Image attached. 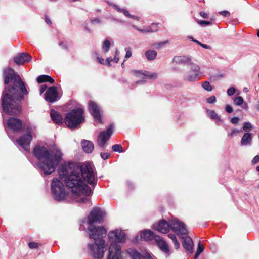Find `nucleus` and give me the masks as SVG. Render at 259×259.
Returning a JSON list of instances; mask_svg holds the SVG:
<instances>
[{"label": "nucleus", "mask_w": 259, "mask_h": 259, "mask_svg": "<svg viewBox=\"0 0 259 259\" xmlns=\"http://www.w3.org/2000/svg\"><path fill=\"white\" fill-rule=\"evenodd\" d=\"M37 81L40 83L45 82H49L52 84L54 82V80L50 76L47 75H41L37 77Z\"/></svg>", "instance_id": "7c9ffc66"}, {"label": "nucleus", "mask_w": 259, "mask_h": 259, "mask_svg": "<svg viewBox=\"0 0 259 259\" xmlns=\"http://www.w3.org/2000/svg\"><path fill=\"white\" fill-rule=\"evenodd\" d=\"M145 54L147 60L151 61L156 57L157 52L154 50H149L145 52Z\"/></svg>", "instance_id": "2f4dec72"}, {"label": "nucleus", "mask_w": 259, "mask_h": 259, "mask_svg": "<svg viewBox=\"0 0 259 259\" xmlns=\"http://www.w3.org/2000/svg\"><path fill=\"white\" fill-rule=\"evenodd\" d=\"M258 162H259V155H256L252 160V163L253 164H255Z\"/></svg>", "instance_id": "5fc2aeb1"}, {"label": "nucleus", "mask_w": 259, "mask_h": 259, "mask_svg": "<svg viewBox=\"0 0 259 259\" xmlns=\"http://www.w3.org/2000/svg\"><path fill=\"white\" fill-rule=\"evenodd\" d=\"M170 226L171 230L181 238H183V235H188V231L185 224L181 222H179L177 219H172L170 221Z\"/></svg>", "instance_id": "9b49d317"}, {"label": "nucleus", "mask_w": 259, "mask_h": 259, "mask_svg": "<svg viewBox=\"0 0 259 259\" xmlns=\"http://www.w3.org/2000/svg\"><path fill=\"white\" fill-rule=\"evenodd\" d=\"M234 102L235 105L240 106L243 104L244 100L242 97L239 96L234 99Z\"/></svg>", "instance_id": "4c0bfd02"}, {"label": "nucleus", "mask_w": 259, "mask_h": 259, "mask_svg": "<svg viewBox=\"0 0 259 259\" xmlns=\"http://www.w3.org/2000/svg\"><path fill=\"white\" fill-rule=\"evenodd\" d=\"M50 116L53 122L58 125H62L64 122V119L61 114L55 110H51Z\"/></svg>", "instance_id": "412c9836"}, {"label": "nucleus", "mask_w": 259, "mask_h": 259, "mask_svg": "<svg viewBox=\"0 0 259 259\" xmlns=\"http://www.w3.org/2000/svg\"><path fill=\"white\" fill-rule=\"evenodd\" d=\"M8 127L14 132H19L22 129V121L19 119L11 117L7 121Z\"/></svg>", "instance_id": "f3484780"}, {"label": "nucleus", "mask_w": 259, "mask_h": 259, "mask_svg": "<svg viewBox=\"0 0 259 259\" xmlns=\"http://www.w3.org/2000/svg\"><path fill=\"white\" fill-rule=\"evenodd\" d=\"M202 87L204 90L208 92L212 90V87L208 81H204L202 83Z\"/></svg>", "instance_id": "e433bc0d"}, {"label": "nucleus", "mask_w": 259, "mask_h": 259, "mask_svg": "<svg viewBox=\"0 0 259 259\" xmlns=\"http://www.w3.org/2000/svg\"><path fill=\"white\" fill-rule=\"evenodd\" d=\"M106 215L105 211L98 207H94L88 217V224L90 226L93 225L94 223L101 224Z\"/></svg>", "instance_id": "9d476101"}, {"label": "nucleus", "mask_w": 259, "mask_h": 259, "mask_svg": "<svg viewBox=\"0 0 259 259\" xmlns=\"http://www.w3.org/2000/svg\"><path fill=\"white\" fill-rule=\"evenodd\" d=\"M168 236L169 238H170L172 241H174V240H177V238H176V236L175 234H169L168 235Z\"/></svg>", "instance_id": "13d9d810"}, {"label": "nucleus", "mask_w": 259, "mask_h": 259, "mask_svg": "<svg viewBox=\"0 0 259 259\" xmlns=\"http://www.w3.org/2000/svg\"><path fill=\"white\" fill-rule=\"evenodd\" d=\"M239 121V118L237 117H234L231 118V122L232 123L234 124H236L238 123Z\"/></svg>", "instance_id": "09e8293b"}, {"label": "nucleus", "mask_w": 259, "mask_h": 259, "mask_svg": "<svg viewBox=\"0 0 259 259\" xmlns=\"http://www.w3.org/2000/svg\"><path fill=\"white\" fill-rule=\"evenodd\" d=\"M190 70L185 72L183 76V79L189 82H194L200 79L202 75L200 67L194 63H189Z\"/></svg>", "instance_id": "6e6552de"}, {"label": "nucleus", "mask_w": 259, "mask_h": 259, "mask_svg": "<svg viewBox=\"0 0 259 259\" xmlns=\"http://www.w3.org/2000/svg\"><path fill=\"white\" fill-rule=\"evenodd\" d=\"M106 259H122L121 246L114 243L111 244Z\"/></svg>", "instance_id": "4468645a"}, {"label": "nucleus", "mask_w": 259, "mask_h": 259, "mask_svg": "<svg viewBox=\"0 0 259 259\" xmlns=\"http://www.w3.org/2000/svg\"><path fill=\"white\" fill-rule=\"evenodd\" d=\"M156 244L158 245L159 248L164 252L169 253V249L167 243L159 236H156L155 240H154Z\"/></svg>", "instance_id": "4be33fe9"}, {"label": "nucleus", "mask_w": 259, "mask_h": 259, "mask_svg": "<svg viewBox=\"0 0 259 259\" xmlns=\"http://www.w3.org/2000/svg\"><path fill=\"white\" fill-rule=\"evenodd\" d=\"M252 141V134L250 133H245L241 138V144L242 146H247L250 145Z\"/></svg>", "instance_id": "cd10ccee"}, {"label": "nucleus", "mask_w": 259, "mask_h": 259, "mask_svg": "<svg viewBox=\"0 0 259 259\" xmlns=\"http://www.w3.org/2000/svg\"><path fill=\"white\" fill-rule=\"evenodd\" d=\"M199 45L205 49H209V50L211 49V47L210 46L207 45L206 44H202V43L200 42V43H199Z\"/></svg>", "instance_id": "6e6d98bb"}, {"label": "nucleus", "mask_w": 259, "mask_h": 259, "mask_svg": "<svg viewBox=\"0 0 259 259\" xmlns=\"http://www.w3.org/2000/svg\"><path fill=\"white\" fill-rule=\"evenodd\" d=\"M47 85L46 84H43V85L40 86V89H39L40 95H42V93L47 89Z\"/></svg>", "instance_id": "3c124183"}, {"label": "nucleus", "mask_w": 259, "mask_h": 259, "mask_svg": "<svg viewBox=\"0 0 259 259\" xmlns=\"http://www.w3.org/2000/svg\"><path fill=\"white\" fill-rule=\"evenodd\" d=\"M89 236L95 240L93 244H89L88 246L92 255L95 259H101L106 250V245L103 239L107 235V231L103 226L95 227L91 225L88 228Z\"/></svg>", "instance_id": "39448f33"}, {"label": "nucleus", "mask_w": 259, "mask_h": 259, "mask_svg": "<svg viewBox=\"0 0 259 259\" xmlns=\"http://www.w3.org/2000/svg\"><path fill=\"white\" fill-rule=\"evenodd\" d=\"M197 22L199 24H200L201 26L204 25H210L211 24V22L210 21L205 20H198Z\"/></svg>", "instance_id": "37998d69"}, {"label": "nucleus", "mask_w": 259, "mask_h": 259, "mask_svg": "<svg viewBox=\"0 0 259 259\" xmlns=\"http://www.w3.org/2000/svg\"><path fill=\"white\" fill-rule=\"evenodd\" d=\"M174 244V246L176 249H178L180 247V244L177 241V240H175L173 241Z\"/></svg>", "instance_id": "bf43d9fd"}, {"label": "nucleus", "mask_w": 259, "mask_h": 259, "mask_svg": "<svg viewBox=\"0 0 259 259\" xmlns=\"http://www.w3.org/2000/svg\"><path fill=\"white\" fill-rule=\"evenodd\" d=\"M34 155L39 160L37 163L41 174L49 175L55 171L62 159V153L58 149L49 150L44 146H36L33 149Z\"/></svg>", "instance_id": "7ed1b4c3"}, {"label": "nucleus", "mask_w": 259, "mask_h": 259, "mask_svg": "<svg viewBox=\"0 0 259 259\" xmlns=\"http://www.w3.org/2000/svg\"><path fill=\"white\" fill-rule=\"evenodd\" d=\"M183 239L182 244L184 248L189 251H191L192 250V245H193V241L192 239L187 235L184 236L183 238H182Z\"/></svg>", "instance_id": "bb28decb"}, {"label": "nucleus", "mask_w": 259, "mask_h": 259, "mask_svg": "<svg viewBox=\"0 0 259 259\" xmlns=\"http://www.w3.org/2000/svg\"><path fill=\"white\" fill-rule=\"evenodd\" d=\"M204 247L203 245H202L200 242L198 245V248H197V251L201 253L204 250Z\"/></svg>", "instance_id": "de8ad7c7"}, {"label": "nucleus", "mask_w": 259, "mask_h": 259, "mask_svg": "<svg viewBox=\"0 0 259 259\" xmlns=\"http://www.w3.org/2000/svg\"><path fill=\"white\" fill-rule=\"evenodd\" d=\"M64 123L70 129H74L81 124V108L71 110L66 114Z\"/></svg>", "instance_id": "0eeeda50"}, {"label": "nucleus", "mask_w": 259, "mask_h": 259, "mask_svg": "<svg viewBox=\"0 0 259 259\" xmlns=\"http://www.w3.org/2000/svg\"><path fill=\"white\" fill-rule=\"evenodd\" d=\"M100 156L103 159L106 160L110 157V154L108 153H101Z\"/></svg>", "instance_id": "49530a36"}, {"label": "nucleus", "mask_w": 259, "mask_h": 259, "mask_svg": "<svg viewBox=\"0 0 259 259\" xmlns=\"http://www.w3.org/2000/svg\"><path fill=\"white\" fill-rule=\"evenodd\" d=\"M91 22L93 24L99 23L100 22V21L98 19H95L94 20H91Z\"/></svg>", "instance_id": "69168bd1"}, {"label": "nucleus", "mask_w": 259, "mask_h": 259, "mask_svg": "<svg viewBox=\"0 0 259 259\" xmlns=\"http://www.w3.org/2000/svg\"><path fill=\"white\" fill-rule=\"evenodd\" d=\"M45 100L50 103H54L59 99L57 88L54 86L49 87L45 94Z\"/></svg>", "instance_id": "2eb2a0df"}, {"label": "nucleus", "mask_w": 259, "mask_h": 259, "mask_svg": "<svg viewBox=\"0 0 259 259\" xmlns=\"http://www.w3.org/2000/svg\"><path fill=\"white\" fill-rule=\"evenodd\" d=\"M191 61L190 57L185 56H175L172 60L173 62L176 64L187 65L189 66V63H192Z\"/></svg>", "instance_id": "5701e85b"}, {"label": "nucleus", "mask_w": 259, "mask_h": 259, "mask_svg": "<svg viewBox=\"0 0 259 259\" xmlns=\"http://www.w3.org/2000/svg\"><path fill=\"white\" fill-rule=\"evenodd\" d=\"M236 92V90L234 87H232L229 88L227 90V94L229 96L233 95Z\"/></svg>", "instance_id": "79ce46f5"}, {"label": "nucleus", "mask_w": 259, "mask_h": 259, "mask_svg": "<svg viewBox=\"0 0 259 259\" xmlns=\"http://www.w3.org/2000/svg\"><path fill=\"white\" fill-rule=\"evenodd\" d=\"M110 46L111 44L110 41L108 39L105 40L102 46V48L104 51L106 53L108 52L110 48Z\"/></svg>", "instance_id": "f704fd0d"}, {"label": "nucleus", "mask_w": 259, "mask_h": 259, "mask_svg": "<svg viewBox=\"0 0 259 259\" xmlns=\"http://www.w3.org/2000/svg\"><path fill=\"white\" fill-rule=\"evenodd\" d=\"M117 53H118V50H117L116 51V55H117ZM113 62H114L115 63H118V62L119 61V58L118 57H117L116 55H115L114 58L113 59Z\"/></svg>", "instance_id": "e2e57ef3"}, {"label": "nucleus", "mask_w": 259, "mask_h": 259, "mask_svg": "<svg viewBox=\"0 0 259 259\" xmlns=\"http://www.w3.org/2000/svg\"><path fill=\"white\" fill-rule=\"evenodd\" d=\"M3 77L6 85L2 96L3 110L8 115H18L22 110L20 102L28 94L27 84L10 68L3 69Z\"/></svg>", "instance_id": "f257e3e1"}, {"label": "nucleus", "mask_w": 259, "mask_h": 259, "mask_svg": "<svg viewBox=\"0 0 259 259\" xmlns=\"http://www.w3.org/2000/svg\"><path fill=\"white\" fill-rule=\"evenodd\" d=\"M207 113H208V115L209 116V117L212 119H216L220 122H223V121L220 118L218 115L215 112V111L214 110H208V111H207Z\"/></svg>", "instance_id": "473e14b6"}, {"label": "nucleus", "mask_w": 259, "mask_h": 259, "mask_svg": "<svg viewBox=\"0 0 259 259\" xmlns=\"http://www.w3.org/2000/svg\"><path fill=\"white\" fill-rule=\"evenodd\" d=\"M225 110L227 113H231L233 112V108L229 105H227L225 107Z\"/></svg>", "instance_id": "8fccbe9b"}, {"label": "nucleus", "mask_w": 259, "mask_h": 259, "mask_svg": "<svg viewBox=\"0 0 259 259\" xmlns=\"http://www.w3.org/2000/svg\"><path fill=\"white\" fill-rule=\"evenodd\" d=\"M158 23H153L151 25L145 29H141V32L143 33H153L156 32L158 30Z\"/></svg>", "instance_id": "c756f323"}, {"label": "nucleus", "mask_w": 259, "mask_h": 259, "mask_svg": "<svg viewBox=\"0 0 259 259\" xmlns=\"http://www.w3.org/2000/svg\"><path fill=\"white\" fill-rule=\"evenodd\" d=\"M94 149L93 143L89 140H82V149L86 153H91Z\"/></svg>", "instance_id": "a878e982"}, {"label": "nucleus", "mask_w": 259, "mask_h": 259, "mask_svg": "<svg viewBox=\"0 0 259 259\" xmlns=\"http://www.w3.org/2000/svg\"><path fill=\"white\" fill-rule=\"evenodd\" d=\"M127 253L130 254L132 259H152L149 253H147L146 256L144 257L135 249H128Z\"/></svg>", "instance_id": "393cba45"}, {"label": "nucleus", "mask_w": 259, "mask_h": 259, "mask_svg": "<svg viewBox=\"0 0 259 259\" xmlns=\"http://www.w3.org/2000/svg\"><path fill=\"white\" fill-rule=\"evenodd\" d=\"M51 190L53 198L58 202L64 200L67 194L63 183L56 178L52 180Z\"/></svg>", "instance_id": "423d86ee"}, {"label": "nucleus", "mask_w": 259, "mask_h": 259, "mask_svg": "<svg viewBox=\"0 0 259 259\" xmlns=\"http://www.w3.org/2000/svg\"><path fill=\"white\" fill-rule=\"evenodd\" d=\"M216 97L214 96H212L207 99L208 103L212 104L216 102Z\"/></svg>", "instance_id": "a18cd8bd"}, {"label": "nucleus", "mask_w": 259, "mask_h": 259, "mask_svg": "<svg viewBox=\"0 0 259 259\" xmlns=\"http://www.w3.org/2000/svg\"><path fill=\"white\" fill-rule=\"evenodd\" d=\"M97 172L93 163H82V208L92 206L91 196L98 182Z\"/></svg>", "instance_id": "20e7f679"}, {"label": "nucleus", "mask_w": 259, "mask_h": 259, "mask_svg": "<svg viewBox=\"0 0 259 259\" xmlns=\"http://www.w3.org/2000/svg\"><path fill=\"white\" fill-rule=\"evenodd\" d=\"M219 14L225 17H229L230 15V13L226 10L219 12Z\"/></svg>", "instance_id": "c03bdc74"}, {"label": "nucleus", "mask_w": 259, "mask_h": 259, "mask_svg": "<svg viewBox=\"0 0 259 259\" xmlns=\"http://www.w3.org/2000/svg\"><path fill=\"white\" fill-rule=\"evenodd\" d=\"M133 27L135 29L137 30V31H139V32H141V29H140L139 28H138V27L137 26H136V25H133Z\"/></svg>", "instance_id": "774afa93"}, {"label": "nucleus", "mask_w": 259, "mask_h": 259, "mask_svg": "<svg viewBox=\"0 0 259 259\" xmlns=\"http://www.w3.org/2000/svg\"><path fill=\"white\" fill-rule=\"evenodd\" d=\"M112 149L115 152H118L119 153H122L124 152L123 147L120 144H115L113 145Z\"/></svg>", "instance_id": "c9c22d12"}, {"label": "nucleus", "mask_w": 259, "mask_h": 259, "mask_svg": "<svg viewBox=\"0 0 259 259\" xmlns=\"http://www.w3.org/2000/svg\"><path fill=\"white\" fill-rule=\"evenodd\" d=\"M157 236L151 231L146 230L141 233L140 238L146 241H153L155 240L156 236Z\"/></svg>", "instance_id": "b1692460"}, {"label": "nucleus", "mask_w": 259, "mask_h": 259, "mask_svg": "<svg viewBox=\"0 0 259 259\" xmlns=\"http://www.w3.org/2000/svg\"><path fill=\"white\" fill-rule=\"evenodd\" d=\"M59 178L72 190V198L75 202L81 201V164L78 162L62 163L58 168Z\"/></svg>", "instance_id": "f03ea898"}, {"label": "nucleus", "mask_w": 259, "mask_h": 259, "mask_svg": "<svg viewBox=\"0 0 259 259\" xmlns=\"http://www.w3.org/2000/svg\"><path fill=\"white\" fill-rule=\"evenodd\" d=\"M97 59L100 64L106 65V62L104 61V59L102 57H98Z\"/></svg>", "instance_id": "603ef678"}, {"label": "nucleus", "mask_w": 259, "mask_h": 259, "mask_svg": "<svg viewBox=\"0 0 259 259\" xmlns=\"http://www.w3.org/2000/svg\"><path fill=\"white\" fill-rule=\"evenodd\" d=\"M109 240L113 242L111 243L116 244V242L123 243L125 242V234L122 230H116L115 231H110L108 234Z\"/></svg>", "instance_id": "ddd939ff"}, {"label": "nucleus", "mask_w": 259, "mask_h": 259, "mask_svg": "<svg viewBox=\"0 0 259 259\" xmlns=\"http://www.w3.org/2000/svg\"><path fill=\"white\" fill-rule=\"evenodd\" d=\"M132 72L137 77H141L142 78L146 77L151 79H155L157 78L158 76L157 73H150L147 71L142 72L141 71L136 70L132 71Z\"/></svg>", "instance_id": "6ab92c4d"}, {"label": "nucleus", "mask_w": 259, "mask_h": 259, "mask_svg": "<svg viewBox=\"0 0 259 259\" xmlns=\"http://www.w3.org/2000/svg\"><path fill=\"white\" fill-rule=\"evenodd\" d=\"M89 110L94 118L95 125L100 124L103 122V111L95 102L90 101L89 103Z\"/></svg>", "instance_id": "1a4fd4ad"}, {"label": "nucleus", "mask_w": 259, "mask_h": 259, "mask_svg": "<svg viewBox=\"0 0 259 259\" xmlns=\"http://www.w3.org/2000/svg\"><path fill=\"white\" fill-rule=\"evenodd\" d=\"M190 39L192 41H193V42H196V43H197V44H199V43H200V42H199V41H198V40H196V39H194V38H193V37H190Z\"/></svg>", "instance_id": "338daca9"}, {"label": "nucleus", "mask_w": 259, "mask_h": 259, "mask_svg": "<svg viewBox=\"0 0 259 259\" xmlns=\"http://www.w3.org/2000/svg\"><path fill=\"white\" fill-rule=\"evenodd\" d=\"M125 50L126 51V54H125V58H129L132 56V52L130 50H127V48H125Z\"/></svg>", "instance_id": "864d4df0"}, {"label": "nucleus", "mask_w": 259, "mask_h": 259, "mask_svg": "<svg viewBox=\"0 0 259 259\" xmlns=\"http://www.w3.org/2000/svg\"><path fill=\"white\" fill-rule=\"evenodd\" d=\"M28 246L31 249H36L39 247V244L34 242H31L29 243Z\"/></svg>", "instance_id": "ea45409f"}, {"label": "nucleus", "mask_w": 259, "mask_h": 259, "mask_svg": "<svg viewBox=\"0 0 259 259\" xmlns=\"http://www.w3.org/2000/svg\"><path fill=\"white\" fill-rule=\"evenodd\" d=\"M113 128L114 125L111 124L107 130L100 133L97 139V143L99 147L101 148L104 147L106 143L109 140L113 134Z\"/></svg>", "instance_id": "f8f14e48"}, {"label": "nucleus", "mask_w": 259, "mask_h": 259, "mask_svg": "<svg viewBox=\"0 0 259 259\" xmlns=\"http://www.w3.org/2000/svg\"><path fill=\"white\" fill-rule=\"evenodd\" d=\"M45 21L48 24H51V21L47 16H45Z\"/></svg>", "instance_id": "0e129e2a"}, {"label": "nucleus", "mask_w": 259, "mask_h": 259, "mask_svg": "<svg viewBox=\"0 0 259 259\" xmlns=\"http://www.w3.org/2000/svg\"><path fill=\"white\" fill-rule=\"evenodd\" d=\"M168 42H169L168 40H166V41H163V42H159V43H156V44H154L153 45V46L156 49H159L161 47H162L164 44H168Z\"/></svg>", "instance_id": "58836bf2"}, {"label": "nucleus", "mask_w": 259, "mask_h": 259, "mask_svg": "<svg viewBox=\"0 0 259 259\" xmlns=\"http://www.w3.org/2000/svg\"><path fill=\"white\" fill-rule=\"evenodd\" d=\"M170 228V222L162 220L155 227V229L161 233H167Z\"/></svg>", "instance_id": "aec40b11"}, {"label": "nucleus", "mask_w": 259, "mask_h": 259, "mask_svg": "<svg viewBox=\"0 0 259 259\" xmlns=\"http://www.w3.org/2000/svg\"><path fill=\"white\" fill-rule=\"evenodd\" d=\"M112 6H113L114 8H115L117 10L118 12L120 13H122L126 17L132 18L137 20H139V17L135 15H131L127 10L120 8L119 7H118V6L115 4H112Z\"/></svg>", "instance_id": "c85d7f7f"}, {"label": "nucleus", "mask_w": 259, "mask_h": 259, "mask_svg": "<svg viewBox=\"0 0 259 259\" xmlns=\"http://www.w3.org/2000/svg\"><path fill=\"white\" fill-rule=\"evenodd\" d=\"M112 61H113V60L111 57L107 58L106 61V65H108L109 66H110L111 65V62Z\"/></svg>", "instance_id": "4d7b16f0"}, {"label": "nucleus", "mask_w": 259, "mask_h": 259, "mask_svg": "<svg viewBox=\"0 0 259 259\" xmlns=\"http://www.w3.org/2000/svg\"><path fill=\"white\" fill-rule=\"evenodd\" d=\"M59 46L60 47H61L62 48H63L64 49H66V50L68 49V47H67V45L66 44H65L64 42H60L59 43Z\"/></svg>", "instance_id": "680f3d73"}, {"label": "nucleus", "mask_w": 259, "mask_h": 259, "mask_svg": "<svg viewBox=\"0 0 259 259\" xmlns=\"http://www.w3.org/2000/svg\"><path fill=\"white\" fill-rule=\"evenodd\" d=\"M242 131L241 130H237V129H234L232 130L230 133H228V136L230 138H232L235 134L239 133L240 132H241Z\"/></svg>", "instance_id": "a19ab883"}, {"label": "nucleus", "mask_w": 259, "mask_h": 259, "mask_svg": "<svg viewBox=\"0 0 259 259\" xmlns=\"http://www.w3.org/2000/svg\"><path fill=\"white\" fill-rule=\"evenodd\" d=\"M32 136L30 134H25L17 140V143L25 151L30 150V144L32 141Z\"/></svg>", "instance_id": "dca6fc26"}, {"label": "nucleus", "mask_w": 259, "mask_h": 259, "mask_svg": "<svg viewBox=\"0 0 259 259\" xmlns=\"http://www.w3.org/2000/svg\"><path fill=\"white\" fill-rule=\"evenodd\" d=\"M242 128L243 131L246 132V133H249L252 128V126L250 122H245L243 124Z\"/></svg>", "instance_id": "72a5a7b5"}, {"label": "nucleus", "mask_w": 259, "mask_h": 259, "mask_svg": "<svg viewBox=\"0 0 259 259\" xmlns=\"http://www.w3.org/2000/svg\"><path fill=\"white\" fill-rule=\"evenodd\" d=\"M200 15L203 18L206 19V18H208V14L203 12H201L200 13Z\"/></svg>", "instance_id": "052dcab7"}, {"label": "nucleus", "mask_w": 259, "mask_h": 259, "mask_svg": "<svg viewBox=\"0 0 259 259\" xmlns=\"http://www.w3.org/2000/svg\"><path fill=\"white\" fill-rule=\"evenodd\" d=\"M31 56L27 53H21L14 58V61L17 65H22L25 62L30 61Z\"/></svg>", "instance_id": "a211bd4d"}]
</instances>
